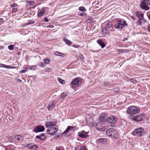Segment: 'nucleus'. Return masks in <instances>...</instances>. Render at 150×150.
<instances>
[{"label": "nucleus", "mask_w": 150, "mask_h": 150, "mask_svg": "<svg viewBox=\"0 0 150 150\" xmlns=\"http://www.w3.org/2000/svg\"><path fill=\"white\" fill-rule=\"evenodd\" d=\"M146 134L145 131L142 128H140L134 129L132 132L134 135H138L140 137L143 136Z\"/></svg>", "instance_id": "nucleus-3"}, {"label": "nucleus", "mask_w": 150, "mask_h": 150, "mask_svg": "<svg viewBox=\"0 0 150 150\" xmlns=\"http://www.w3.org/2000/svg\"><path fill=\"white\" fill-rule=\"evenodd\" d=\"M71 84L74 88H76L81 85V82L79 78L74 79L71 83Z\"/></svg>", "instance_id": "nucleus-5"}, {"label": "nucleus", "mask_w": 150, "mask_h": 150, "mask_svg": "<svg viewBox=\"0 0 150 150\" xmlns=\"http://www.w3.org/2000/svg\"><path fill=\"white\" fill-rule=\"evenodd\" d=\"M67 96L66 93H63L61 94V97L62 98L64 99Z\"/></svg>", "instance_id": "nucleus-35"}, {"label": "nucleus", "mask_w": 150, "mask_h": 150, "mask_svg": "<svg viewBox=\"0 0 150 150\" xmlns=\"http://www.w3.org/2000/svg\"><path fill=\"white\" fill-rule=\"evenodd\" d=\"M141 20H140L139 19V20L137 22V24L138 25H141V24L142 23V21H141Z\"/></svg>", "instance_id": "nucleus-46"}, {"label": "nucleus", "mask_w": 150, "mask_h": 150, "mask_svg": "<svg viewBox=\"0 0 150 150\" xmlns=\"http://www.w3.org/2000/svg\"><path fill=\"white\" fill-rule=\"evenodd\" d=\"M98 140L99 142L103 144H105L106 141V139L105 138H100Z\"/></svg>", "instance_id": "nucleus-26"}, {"label": "nucleus", "mask_w": 150, "mask_h": 150, "mask_svg": "<svg viewBox=\"0 0 150 150\" xmlns=\"http://www.w3.org/2000/svg\"><path fill=\"white\" fill-rule=\"evenodd\" d=\"M15 138L19 142H21L23 139V137L21 135H15Z\"/></svg>", "instance_id": "nucleus-19"}, {"label": "nucleus", "mask_w": 150, "mask_h": 150, "mask_svg": "<svg viewBox=\"0 0 150 150\" xmlns=\"http://www.w3.org/2000/svg\"><path fill=\"white\" fill-rule=\"evenodd\" d=\"M74 150H87V149L85 146H77L75 148Z\"/></svg>", "instance_id": "nucleus-21"}, {"label": "nucleus", "mask_w": 150, "mask_h": 150, "mask_svg": "<svg viewBox=\"0 0 150 150\" xmlns=\"http://www.w3.org/2000/svg\"><path fill=\"white\" fill-rule=\"evenodd\" d=\"M57 80L60 83L63 84L65 83V81L62 79L60 78H57Z\"/></svg>", "instance_id": "nucleus-34"}, {"label": "nucleus", "mask_w": 150, "mask_h": 150, "mask_svg": "<svg viewBox=\"0 0 150 150\" xmlns=\"http://www.w3.org/2000/svg\"><path fill=\"white\" fill-rule=\"evenodd\" d=\"M107 121L110 124H115L117 121V118L114 116H110L107 119Z\"/></svg>", "instance_id": "nucleus-7"}, {"label": "nucleus", "mask_w": 150, "mask_h": 150, "mask_svg": "<svg viewBox=\"0 0 150 150\" xmlns=\"http://www.w3.org/2000/svg\"><path fill=\"white\" fill-rule=\"evenodd\" d=\"M44 127L42 125H38L36 127L33 129V131L36 133L43 132L45 129Z\"/></svg>", "instance_id": "nucleus-8"}, {"label": "nucleus", "mask_w": 150, "mask_h": 150, "mask_svg": "<svg viewBox=\"0 0 150 150\" xmlns=\"http://www.w3.org/2000/svg\"><path fill=\"white\" fill-rule=\"evenodd\" d=\"M80 15H81V16H82V14H80Z\"/></svg>", "instance_id": "nucleus-62"}, {"label": "nucleus", "mask_w": 150, "mask_h": 150, "mask_svg": "<svg viewBox=\"0 0 150 150\" xmlns=\"http://www.w3.org/2000/svg\"><path fill=\"white\" fill-rule=\"evenodd\" d=\"M55 105V102L53 101L50 103L48 105V108L49 110H52L54 108Z\"/></svg>", "instance_id": "nucleus-16"}, {"label": "nucleus", "mask_w": 150, "mask_h": 150, "mask_svg": "<svg viewBox=\"0 0 150 150\" xmlns=\"http://www.w3.org/2000/svg\"><path fill=\"white\" fill-rule=\"evenodd\" d=\"M56 124L57 122L55 121L48 122L45 124V126L46 127H54L56 125Z\"/></svg>", "instance_id": "nucleus-11"}, {"label": "nucleus", "mask_w": 150, "mask_h": 150, "mask_svg": "<svg viewBox=\"0 0 150 150\" xmlns=\"http://www.w3.org/2000/svg\"><path fill=\"white\" fill-rule=\"evenodd\" d=\"M36 66H35V65H34V66H33V67H36Z\"/></svg>", "instance_id": "nucleus-59"}, {"label": "nucleus", "mask_w": 150, "mask_h": 150, "mask_svg": "<svg viewBox=\"0 0 150 150\" xmlns=\"http://www.w3.org/2000/svg\"><path fill=\"white\" fill-rule=\"evenodd\" d=\"M38 148V146L36 145H33L31 147L30 150H36Z\"/></svg>", "instance_id": "nucleus-33"}, {"label": "nucleus", "mask_w": 150, "mask_h": 150, "mask_svg": "<svg viewBox=\"0 0 150 150\" xmlns=\"http://www.w3.org/2000/svg\"><path fill=\"white\" fill-rule=\"evenodd\" d=\"M10 6L12 7H14L18 6V5L16 3H14L13 4H11L10 5Z\"/></svg>", "instance_id": "nucleus-40"}, {"label": "nucleus", "mask_w": 150, "mask_h": 150, "mask_svg": "<svg viewBox=\"0 0 150 150\" xmlns=\"http://www.w3.org/2000/svg\"><path fill=\"white\" fill-rule=\"evenodd\" d=\"M34 21H32V22H31V24L33 23H34Z\"/></svg>", "instance_id": "nucleus-56"}, {"label": "nucleus", "mask_w": 150, "mask_h": 150, "mask_svg": "<svg viewBox=\"0 0 150 150\" xmlns=\"http://www.w3.org/2000/svg\"><path fill=\"white\" fill-rule=\"evenodd\" d=\"M127 24L126 21L124 19H118L115 24V27L116 29H121Z\"/></svg>", "instance_id": "nucleus-1"}, {"label": "nucleus", "mask_w": 150, "mask_h": 150, "mask_svg": "<svg viewBox=\"0 0 150 150\" xmlns=\"http://www.w3.org/2000/svg\"><path fill=\"white\" fill-rule=\"evenodd\" d=\"M86 121L87 123H91L92 121V118L90 117L88 120L87 118H86Z\"/></svg>", "instance_id": "nucleus-36"}, {"label": "nucleus", "mask_w": 150, "mask_h": 150, "mask_svg": "<svg viewBox=\"0 0 150 150\" xmlns=\"http://www.w3.org/2000/svg\"><path fill=\"white\" fill-rule=\"evenodd\" d=\"M74 47H76V48L77 47H76V46H75V45H74Z\"/></svg>", "instance_id": "nucleus-57"}, {"label": "nucleus", "mask_w": 150, "mask_h": 150, "mask_svg": "<svg viewBox=\"0 0 150 150\" xmlns=\"http://www.w3.org/2000/svg\"><path fill=\"white\" fill-rule=\"evenodd\" d=\"M57 129L54 127H49L47 131L48 134L51 135H54L57 132Z\"/></svg>", "instance_id": "nucleus-6"}, {"label": "nucleus", "mask_w": 150, "mask_h": 150, "mask_svg": "<svg viewBox=\"0 0 150 150\" xmlns=\"http://www.w3.org/2000/svg\"><path fill=\"white\" fill-rule=\"evenodd\" d=\"M106 134L108 136L112 138H117L119 136L117 132L112 128L107 129L106 131Z\"/></svg>", "instance_id": "nucleus-2"}, {"label": "nucleus", "mask_w": 150, "mask_h": 150, "mask_svg": "<svg viewBox=\"0 0 150 150\" xmlns=\"http://www.w3.org/2000/svg\"><path fill=\"white\" fill-rule=\"evenodd\" d=\"M127 126L126 122L124 120L122 121L121 123V126L122 128H125Z\"/></svg>", "instance_id": "nucleus-29"}, {"label": "nucleus", "mask_w": 150, "mask_h": 150, "mask_svg": "<svg viewBox=\"0 0 150 150\" xmlns=\"http://www.w3.org/2000/svg\"><path fill=\"white\" fill-rule=\"evenodd\" d=\"M74 127L73 126H68L66 129L64 131V133L67 134L70 130H72L73 132L74 131Z\"/></svg>", "instance_id": "nucleus-20"}, {"label": "nucleus", "mask_w": 150, "mask_h": 150, "mask_svg": "<svg viewBox=\"0 0 150 150\" xmlns=\"http://www.w3.org/2000/svg\"><path fill=\"white\" fill-rule=\"evenodd\" d=\"M3 22V19L2 18H0V24H1Z\"/></svg>", "instance_id": "nucleus-50"}, {"label": "nucleus", "mask_w": 150, "mask_h": 150, "mask_svg": "<svg viewBox=\"0 0 150 150\" xmlns=\"http://www.w3.org/2000/svg\"><path fill=\"white\" fill-rule=\"evenodd\" d=\"M106 116L105 115H101L99 118V121L100 122L103 123L105 122L106 120Z\"/></svg>", "instance_id": "nucleus-14"}, {"label": "nucleus", "mask_w": 150, "mask_h": 150, "mask_svg": "<svg viewBox=\"0 0 150 150\" xmlns=\"http://www.w3.org/2000/svg\"><path fill=\"white\" fill-rule=\"evenodd\" d=\"M54 53L57 56H61L62 57H64L65 56V55L64 54L58 52H55Z\"/></svg>", "instance_id": "nucleus-25"}, {"label": "nucleus", "mask_w": 150, "mask_h": 150, "mask_svg": "<svg viewBox=\"0 0 150 150\" xmlns=\"http://www.w3.org/2000/svg\"><path fill=\"white\" fill-rule=\"evenodd\" d=\"M63 40V41L65 42L68 45H71L72 44L70 40L64 38Z\"/></svg>", "instance_id": "nucleus-24"}, {"label": "nucleus", "mask_w": 150, "mask_h": 150, "mask_svg": "<svg viewBox=\"0 0 150 150\" xmlns=\"http://www.w3.org/2000/svg\"><path fill=\"white\" fill-rule=\"evenodd\" d=\"M18 8H13L12 9V12L13 13L17 12L18 11Z\"/></svg>", "instance_id": "nucleus-44"}, {"label": "nucleus", "mask_w": 150, "mask_h": 150, "mask_svg": "<svg viewBox=\"0 0 150 150\" xmlns=\"http://www.w3.org/2000/svg\"><path fill=\"white\" fill-rule=\"evenodd\" d=\"M50 69H51L50 68H46L45 69V71L46 72L48 71H50Z\"/></svg>", "instance_id": "nucleus-49"}, {"label": "nucleus", "mask_w": 150, "mask_h": 150, "mask_svg": "<svg viewBox=\"0 0 150 150\" xmlns=\"http://www.w3.org/2000/svg\"><path fill=\"white\" fill-rule=\"evenodd\" d=\"M148 16L149 19L150 20V15H149Z\"/></svg>", "instance_id": "nucleus-54"}, {"label": "nucleus", "mask_w": 150, "mask_h": 150, "mask_svg": "<svg viewBox=\"0 0 150 150\" xmlns=\"http://www.w3.org/2000/svg\"><path fill=\"white\" fill-rule=\"evenodd\" d=\"M45 11V9H42L38 13V16L39 17L42 16Z\"/></svg>", "instance_id": "nucleus-23"}, {"label": "nucleus", "mask_w": 150, "mask_h": 150, "mask_svg": "<svg viewBox=\"0 0 150 150\" xmlns=\"http://www.w3.org/2000/svg\"><path fill=\"white\" fill-rule=\"evenodd\" d=\"M149 138L150 139V135H149Z\"/></svg>", "instance_id": "nucleus-60"}, {"label": "nucleus", "mask_w": 150, "mask_h": 150, "mask_svg": "<svg viewBox=\"0 0 150 150\" xmlns=\"http://www.w3.org/2000/svg\"><path fill=\"white\" fill-rule=\"evenodd\" d=\"M38 65L39 66L42 67H45V64L43 62H40L38 63Z\"/></svg>", "instance_id": "nucleus-37"}, {"label": "nucleus", "mask_w": 150, "mask_h": 150, "mask_svg": "<svg viewBox=\"0 0 150 150\" xmlns=\"http://www.w3.org/2000/svg\"><path fill=\"white\" fill-rule=\"evenodd\" d=\"M83 57V56L82 54H81V55L80 56V58H82Z\"/></svg>", "instance_id": "nucleus-55"}, {"label": "nucleus", "mask_w": 150, "mask_h": 150, "mask_svg": "<svg viewBox=\"0 0 150 150\" xmlns=\"http://www.w3.org/2000/svg\"><path fill=\"white\" fill-rule=\"evenodd\" d=\"M6 150H7V149L6 148Z\"/></svg>", "instance_id": "nucleus-63"}, {"label": "nucleus", "mask_w": 150, "mask_h": 150, "mask_svg": "<svg viewBox=\"0 0 150 150\" xmlns=\"http://www.w3.org/2000/svg\"><path fill=\"white\" fill-rule=\"evenodd\" d=\"M136 15L138 18L140 20H143V21L145 22V21H144V19H143V14L141 12H137L136 13Z\"/></svg>", "instance_id": "nucleus-15"}, {"label": "nucleus", "mask_w": 150, "mask_h": 150, "mask_svg": "<svg viewBox=\"0 0 150 150\" xmlns=\"http://www.w3.org/2000/svg\"><path fill=\"white\" fill-rule=\"evenodd\" d=\"M140 6L142 9L145 10H148L149 9V8L146 6V2L143 1L141 2Z\"/></svg>", "instance_id": "nucleus-9"}, {"label": "nucleus", "mask_w": 150, "mask_h": 150, "mask_svg": "<svg viewBox=\"0 0 150 150\" xmlns=\"http://www.w3.org/2000/svg\"><path fill=\"white\" fill-rule=\"evenodd\" d=\"M26 146L28 148H31V145H30V144H27L26 145Z\"/></svg>", "instance_id": "nucleus-47"}, {"label": "nucleus", "mask_w": 150, "mask_h": 150, "mask_svg": "<svg viewBox=\"0 0 150 150\" xmlns=\"http://www.w3.org/2000/svg\"><path fill=\"white\" fill-rule=\"evenodd\" d=\"M44 62L46 64H48L50 62V60L49 59H45L43 60Z\"/></svg>", "instance_id": "nucleus-38"}, {"label": "nucleus", "mask_w": 150, "mask_h": 150, "mask_svg": "<svg viewBox=\"0 0 150 150\" xmlns=\"http://www.w3.org/2000/svg\"><path fill=\"white\" fill-rule=\"evenodd\" d=\"M36 138L41 140H43L46 138V137L44 134L42 133L40 135L37 136Z\"/></svg>", "instance_id": "nucleus-18"}, {"label": "nucleus", "mask_w": 150, "mask_h": 150, "mask_svg": "<svg viewBox=\"0 0 150 150\" xmlns=\"http://www.w3.org/2000/svg\"><path fill=\"white\" fill-rule=\"evenodd\" d=\"M14 46V45H9L8 46V47L9 50H13Z\"/></svg>", "instance_id": "nucleus-39"}, {"label": "nucleus", "mask_w": 150, "mask_h": 150, "mask_svg": "<svg viewBox=\"0 0 150 150\" xmlns=\"http://www.w3.org/2000/svg\"><path fill=\"white\" fill-rule=\"evenodd\" d=\"M28 3L31 5H33L34 4L35 2L33 1H28Z\"/></svg>", "instance_id": "nucleus-43"}, {"label": "nucleus", "mask_w": 150, "mask_h": 150, "mask_svg": "<svg viewBox=\"0 0 150 150\" xmlns=\"http://www.w3.org/2000/svg\"><path fill=\"white\" fill-rule=\"evenodd\" d=\"M18 79V81H21V80L19 79Z\"/></svg>", "instance_id": "nucleus-58"}, {"label": "nucleus", "mask_w": 150, "mask_h": 150, "mask_svg": "<svg viewBox=\"0 0 150 150\" xmlns=\"http://www.w3.org/2000/svg\"><path fill=\"white\" fill-rule=\"evenodd\" d=\"M15 138V135H12L10 136L8 138V140L9 141L12 142Z\"/></svg>", "instance_id": "nucleus-30"}, {"label": "nucleus", "mask_w": 150, "mask_h": 150, "mask_svg": "<svg viewBox=\"0 0 150 150\" xmlns=\"http://www.w3.org/2000/svg\"><path fill=\"white\" fill-rule=\"evenodd\" d=\"M146 6H148L150 5V3L148 2H146Z\"/></svg>", "instance_id": "nucleus-52"}, {"label": "nucleus", "mask_w": 150, "mask_h": 150, "mask_svg": "<svg viewBox=\"0 0 150 150\" xmlns=\"http://www.w3.org/2000/svg\"><path fill=\"white\" fill-rule=\"evenodd\" d=\"M140 109L138 107L132 106L128 108L127 112L130 114H137L139 112Z\"/></svg>", "instance_id": "nucleus-4"}, {"label": "nucleus", "mask_w": 150, "mask_h": 150, "mask_svg": "<svg viewBox=\"0 0 150 150\" xmlns=\"http://www.w3.org/2000/svg\"><path fill=\"white\" fill-rule=\"evenodd\" d=\"M127 40V39L126 38V39H125V40Z\"/></svg>", "instance_id": "nucleus-64"}, {"label": "nucleus", "mask_w": 150, "mask_h": 150, "mask_svg": "<svg viewBox=\"0 0 150 150\" xmlns=\"http://www.w3.org/2000/svg\"><path fill=\"white\" fill-rule=\"evenodd\" d=\"M130 81L134 83H136L137 81L136 80L132 79H130Z\"/></svg>", "instance_id": "nucleus-42"}, {"label": "nucleus", "mask_w": 150, "mask_h": 150, "mask_svg": "<svg viewBox=\"0 0 150 150\" xmlns=\"http://www.w3.org/2000/svg\"><path fill=\"white\" fill-rule=\"evenodd\" d=\"M103 124V123H102L99 121V122H98L96 125V128L98 130H101V129H103V126L102 125V124Z\"/></svg>", "instance_id": "nucleus-17"}, {"label": "nucleus", "mask_w": 150, "mask_h": 150, "mask_svg": "<svg viewBox=\"0 0 150 150\" xmlns=\"http://www.w3.org/2000/svg\"><path fill=\"white\" fill-rule=\"evenodd\" d=\"M79 136L81 138H86L88 136V135L86 132L84 130L80 131L78 133Z\"/></svg>", "instance_id": "nucleus-10"}, {"label": "nucleus", "mask_w": 150, "mask_h": 150, "mask_svg": "<svg viewBox=\"0 0 150 150\" xmlns=\"http://www.w3.org/2000/svg\"><path fill=\"white\" fill-rule=\"evenodd\" d=\"M104 24L105 25V28H111L113 25L112 22L109 21H105Z\"/></svg>", "instance_id": "nucleus-13"}, {"label": "nucleus", "mask_w": 150, "mask_h": 150, "mask_svg": "<svg viewBox=\"0 0 150 150\" xmlns=\"http://www.w3.org/2000/svg\"><path fill=\"white\" fill-rule=\"evenodd\" d=\"M97 42L103 48L105 46L104 42L100 39L98 40Z\"/></svg>", "instance_id": "nucleus-22"}, {"label": "nucleus", "mask_w": 150, "mask_h": 150, "mask_svg": "<svg viewBox=\"0 0 150 150\" xmlns=\"http://www.w3.org/2000/svg\"><path fill=\"white\" fill-rule=\"evenodd\" d=\"M128 50H127L120 49H119L118 51V53L119 54H121L122 53H126L127 52Z\"/></svg>", "instance_id": "nucleus-28"}, {"label": "nucleus", "mask_w": 150, "mask_h": 150, "mask_svg": "<svg viewBox=\"0 0 150 150\" xmlns=\"http://www.w3.org/2000/svg\"><path fill=\"white\" fill-rule=\"evenodd\" d=\"M44 20L45 22H48V20L47 17H45L44 18Z\"/></svg>", "instance_id": "nucleus-48"}, {"label": "nucleus", "mask_w": 150, "mask_h": 150, "mask_svg": "<svg viewBox=\"0 0 150 150\" xmlns=\"http://www.w3.org/2000/svg\"><path fill=\"white\" fill-rule=\"evenodd\" d=\"M148 30L149 32H150V25H148L147 26Z\"/></svg>", "instance_id": "nucleus-51"}, {"label": "nucleus", "mask_w": 150, "mask_h": 150, "mask_svg": "<svg viewBox=\"0 0 150 150\" xmlns=\"http://www.w3.org/2000/svg\"><path fill=\"white\" fill-rule=\"evenodd\" d=\"M132 119L136 122L141 121L143 119L142 116V115H138L134 117Z\"/></svg>", "instance_id": "nucleus-12"}, {"label": "nucleus", "mask_w": 150, "mask_h": 150, "mask_svg": "<svg viewBox=\"0 0 150 150\" xmlns=\"http://www.w3.org/2000/svg\"><path fill=\"white\" fill-rule=\"evenodd\" d=\"M79 11H81L83 12L86 11V9L83 6H80L79 7Z\"/></svg>", "instance_id": "nucleus-32"}, {"label": "nucleus", "mask_w": 150, "mask_h": 150, "mask_svg": "<svg viewBox=\"0 0 150 150\" xmlns=\"http://www.w3.org/2000/svg\"><path fill=\"white\" fill-rule=\"evenodd\" d=\"M107 83H108L107 82L105 81L104 82V84H105L107 85Z\"/></svg>", "instance_id": "nucleus-53"}, {"label": "nucleus", "mask_w": 150, "mask_h": 150, "mask_svg": "<svg viewBox=\"0 0 150 150\" xmlns=\"http://www.w3.org/2000/svg\"><path fill=\"white\" fill-rule=\"evenodd\" d=\"M28 71V68L27 67H26V68H25V69H23V70H21L20 71V73H25V72H26V71Z\"/></svg>", "instance_id": "nucleus-41"}, {"label": "nucleus", "mask_w": 150, "mask_h": 150, "mask_svg": "<svg viewBox=\"0 0 150 150\" xmlns=\"http://www.w3.org/2000/svg\"><path fill=\"white\" fill-rule=\"evenodd\" d=\"M0 67H4L7 69L11 68V66L7 65L2 64H0Z\"/></svg>", "instance_id": "nucleus-31"}, {"label": "nucleus", "mask_w": 150, "mask_h": 150, "mask_svg": "<svg viewBox=\"0 0 150 150\" xmlns=\"http://www.w3.org/2000/svg\"><path fill=\"white\" fill-rule=\"evenodd\" d=\"M47 28H53L54 26L52 24H49L47 25L46 26Z\"/></svg>", "instance_id": "nucleus-45"}, {"label": "nucleus", "mask_w": 150, "mask_h": 150, "mask_svg": "<svg viewBox=\"0 0 150 150\" xmlns=\"http://www.w3.org/2000/svg\"><path fill=\"white\" fill-rule=\"evenodd\" d=\"M102 32L103 34L105 35H107L108 34V30L107 28H105L102 30Z\"/></svg>", "instance_id": "nucleus-27"}, {"label": "nucleus", "mask_w": 150, "mask_h": 150, "mask_svg": "<svg viewBox=\"0 0 150 150\" xmlns=\"http://www.w3.org/2000/svg\"><path fill=\"white\" fill-rule=\"evenodd\" d=\"M80 15H81V16H82V14H80Z\"/></svg>", "instance_id": "nucleus-61"}]
</instances>
